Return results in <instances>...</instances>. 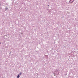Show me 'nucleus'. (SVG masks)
Wrapping results in <instances>:
<instances>
[{"label":"nucleus","mask_w":78,"mask_h":78,"mask_svg":"<svg viewBox=\"0 0 78 78\" xmlns=\"http://www.w3.org/2000/svg\"><path fill=\"white\" fill-rule=\"evenodd\" d=\"M74 1V0H69V2L72 3V2H73Z\"/></svg>","instance_id":"f257e3e1"},{"label":"nucleus","mask_w":78,"mask_h":78,"mask_svg":"<svg viewBox=\"0 0 78 78\" xmlns=\"http://www.w3.org/2000/svg\"><path fill=\"white\" fill-rule=\"evenodd\" d=\"M20 76H19V74L18 75V76H17V78H20Z\"/></svg>","instance_id":"f03ea898"},{"label":"nucleus","mask_w":78,"mask_h":78,"mask_svg":"<svg viewBox=\"0 0 78 78\" xmlns=\"http://www.w3.org/2000/svg\"><path fill=\"white\" fill-rule=\"evenodd\" d=\"M20 75H22V73H20Z\"/></svg>","instance_id":"7ed1b4c3"}]
</instances>
